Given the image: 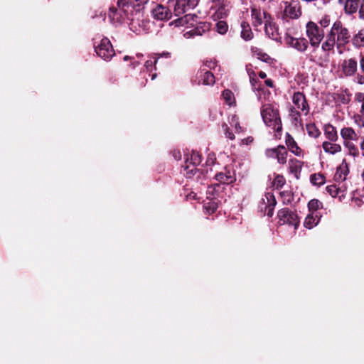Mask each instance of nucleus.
<instances>
[{
	"label": "nucleus",
	"instance_id": "12",
	"mask_svg": "<svg viewBox=\"0 0 364 364\" xmlns=\"http://www.w3.org/2000/svg\"><path fill=\"white\" fill-rule=\"evenodd\" d=\"M293 103L302 112H305V114H308L309 112V106L306 99V96L303 92H296L294 94L292 98Z\"/></svg>",
	"mask_w": 364,
	"mask_h": 364
},
{
	"label": "nucleus",
	"instance_id": "42",
	"mask_svg": "<svg viewBox=\"0 0 364 364\" xmlns=\"http://www.w3.org/2000/svg\"><path fill=\"white\" fill-rule=\"evenodd\" d=\"M345 146L348 149L350 155L353 156H359V150L358 147L351 141H344Z\"/></svg>",
	"mask_w": 364,
	"mask_h": 364
},
{
	"label": "nucleus",
	"instance_id": "25",
	"mask_svg": "<svg viewBox=\"0 0 364 364\" xmlns=\"http://www.w3.org/2000/svg\"><path fill=\"white\" fill-rule=\"evenodd\" d=\"M322 147L325 152L335 154L341 151V146L340 144L332 143L331 141H324L322 144Z\"/></svg>",
	"mask_w": 364,
	"mask_h": 364
},
{
	"label": "nucleus",
	"instance_id": "48",
	"mask_svg": "<svg viewBox=\"0 0 364 364\" xmlns=\"http://www.w3.org/2000/svg\"><path fill=\"white\" fill-rule=\"evenodd\" d=\"M223 128L225 131V136L231 140H233L235 139V134L232 133V131H230V129H229V127H228V125L224 123L223 124Z\"/></svg>",
	"mask_w": 364,
	"mask_h": 364
},
{
	"label": "nucleus",
	"instance_id": "55",
	"mask_svg": "<svg viewBox=\"0 0 364 364\" xmlns=\"http://www.w3.org/2000/svg\"><path fill=\"white\" fill-rule=\"evenodd\" d=\"M187 200H196L197 194L194 192H191L186 196Z\"/></svg>",
	"mask_w": 364,
	"mask_h": 364
},
{
	"label": "nucleus",
	"instance_id": "51",
	"mask_svg": "<svg viewBox=\"0 0 364 364\" xmlns=\"http://www.w3.org/2000/svg\"><path fill=\"white\" fill-rule=\"evenodd\" d=\"M157 63V59H154V60H148L145 62L144 66L147 70L149 69V68H151L153 65H155Z\"/></svg>",
	"mask_w": 364,
	"mask_h": 364
},
{
	"label": "nucleus",
	"instance_id": "26",
	"mask_svg": "<svg viewBox=\"0 0 364 364\" xmlns=\"http://www.w3.org/2000/svg\"><path fill=\"white\" fill-rule=\"evenodd\" d=\"M251 50L259 60L267 63H271L272 62V58L261 49L257 47H252Z\"/></svg>",
	"mask_w": 364,
	"mask_h": 364
},
{
	"label": "nucleus",
	"instance_id": "9",
	"mask_svg": "<svg viewBox=\"0 0 364 364\" xmlns=\"http://www.w3.org/2000/svg\"><path fill=\"white\" fill-rule=\"evenodd\" d=\"M285 43L289 47H291L299 52H304L309 48V41L305 38H294L289 34L285 36Z\"/></svg>",
	"mask_w": 364,
	"mask_h": 364
},
{
	"label": "nucleus",
	"instance_id": "10",
	"mask_svg": "<svg viewBox=\"0 0 364 364\" xmlns=\"http://www.w3.org/2000/svg\"><path fill=\"white\" fill-rule=\"evenodd\" d=\"M285 5L282 18H291V19H296L299 18L301 15V10L299 4H294L293 3L289 1H284Z\"/></svg>",
	"mask_w": 364,
	"mask_h": 364
},
{
	"label": "nucleus",
	"instance_id": "32",
	"mask_svg": "<svg viewBox=\"0 0 364 364\" xmlns=\"http://www.w3.org/2000/svg\"><path fill=\"white\" fill-rule=\"evenodd\" d=\"M326 190L333 198H336V197L341 198L343 196V191L335 184L328 186L326 188Z\"/></svg>",
	"mask_w": 364,
	"mask_h": 364
},
{
	"label": "nucleus",
	"instance_id": "63",
	"mask_svg": "<svg viewBox=\"0 0 364 364\" xmlns=\"http://www.w3.org/2000/svg\"><path fill=\"white\" fill-rule=\"evenodd\" d=\"M258 76L261 78V79H265L267 77V74L263 72V71H260L259 73H258Z\"/></svg>",
	"mask_w": 364,
	"mask_h": 364
},
{
	"label": "nucleus",
	"instance_id": "16",
	"mask_svg": "<svg viewBox=\"0 0 364 364\" xmlns=\"http://www.w3.org/2000/svg\"><path fill=\"white\" fill-rule=\"evenodd\" d=\"M285 144L288 149L296 156L303 155V150L298 146L293 136L288 132L285 135Z\"/></svg>",
	"mask_w": 364,
	"mask_h": 364
},
{
	"label": "nucleus",
	"instance_id": "60",
	"mask_svg": "<svg viewBox=\"0 0 364 364\" xmlns=\"http://www.w3.org/2000/svg\"><path fill=\"white\" fill-rule=\"evenodd\" d=\"M235 129L237 133L242 132V128L240 127V123L237 122H236L235 124Z\"/></svg>",
	"mask_w": 364,
	"mask_h": 364
},
{
	"label": "nucleus",
	"instance_id": "59",
	"mask_svg": "<svg viewBox=\"0 0 364 364\" xmlns=\"http://www.w3.org/2000/svg\"><path fill=\"white\" fill-rule=\"evenodd\" d=\"M264 83L267 87H274V82L271 79L265 80Z\"/></svg>",
	"mask_w": 364,
	"mask_h": 364
},
{
	"label": "nucleus",
	"instance_id": "36",
	"mask_svg": "<svg viewBox=\"0 0 364 364\" xmlns=\"http://www.w3.org/2000/svg\"><path fill=\"white\" fill-rule=\"evenodd\" d=\"M222 96L225 102L230 106L235 103V99L233 92L228 89L225 90L223 92Z\"/></svg>",
	"mask_w": 364,
	"mask_h": 364
},
{
	"label": "nucleus",
	"instance_id": "52",
	"mask_svg": "<svg viewBox=\"0 0 364 364\" xmlns=\"http://www.w3.org/2000/svg\"><path fill=\"white\" fill-rule=\"evenodd\" d=\"M359 64L360 70L362 73L364 74V55L363 53H360V55Z\"/></svg>",
	"mask_w": 364,
	"mask_h": 364
},
{
	"label": "nucleus",
	"instance_id": "11",
	"mask_svg": "<svg viewBox=\"0 0 364 364\" xmlns=\"http://www.w3.org/2000/svg\"><path fill=\"white\" fill-rule=\"evenodd\" d=\"M153 17L159 21H167L171 18L172 14L168 7L158 4L151 11Z\"/></svg>",
	"mask_w": 364,
	"mask_h": 364
},
{
	"label": "nucleus",
	"instance_id": "35",
	"mask_svg": "<svg viewBox=\"0 0 364 364\" xmlns=\"http://www.w3.org/2000/svg\"><path fill=\"white\" fill-rule=\"evenodd\" d=\"M149 1V0H132V1H129V4L132 6L134 11L140 12L144 9L145 5L148 4Z\"/></svg>",
	"mask_w": 364,
	"mask_h": 364
},
{
	"label": "nucleus",
	"instance_id": "45",
	"mask_svg": "<svg viewBox=\"0 0 364 364\" xmlns=\"http://www.w3.org/2000/svg\"><path fill=\"white\" fill-rule=\"evenodd\" d=\"M186 6L189 7L188 0H176L175 11H177L178 9H181L183 12H184V9Z\"/></svg>",
	"mask_w": 364,
	"mask_h": 364
},
{
	"label": "nucleus",
	"instance_id": "28",
	"mask_svg": "<svg viewBox=\"0 0 364 364\" xmlns=\"http://www.w3.org/2000/svg\"><path fill=\"white\" fill-rule=\"evenodd\" d=\"M337 43L336 38L332 33H328L326 36V40L322 43V50L324 51H330L334 48L335 44Z\"/></svg>",
	"mask_w": 364,
	"mask_h": 364
},
{
	"label": "nucleus",
	"instance_id": "22",
	"mask_svg": "<svg viewBox=\"0 0 364 364\" xmlns=\"http://www.w3.org/2000/svg\"><path fill=\"white\" fill-rule=\"evenodd\" d=\"M324 134L326 137L331 142H335L338 139L336 127L330 124L325 125Z\"/></svg>",
	"mask_w": 364,
	"mask_h": 364
},
{
	"label": "nucleus",
	"instance_id": "58",
	"mask_svg": "<svg viewBox=\"0 0 364 364\" xmlns=\"http://www.w3.org/2000/svg\"><path fill=\"white\" fill-rule=\"evenodd\" d=\"M173 156L175 158L176 160H180L181 158V154L179 151H174L173 152Z\"/></svg>",
	"mask_w": 364,
	"mask_h": 364
},
{
	"label": "nucleus",
	"instance_id": "27",
	"mask_svg": "<svg viewBox=\"0 0 364 364\" xmlns=\"http://www.w3.org/2000/svg\"><path fill=\"white\" fill-rule=\"evenodd\" d=\"M319 220L320 218L317 215H314L313 213H310L306 217L304 225L308 229H311L318 223Z\"/></svg>",
	"mask_w": 364,
	"mask_h": 364
},
{
	"label": "nucleus",
	"instance_id": "30",
	"mask_svg": "<svg viewBox=\"0 0 364 364\" xmlns=\"http://www.w3.org/2000/svg\"><path fill=\"white\" fill-rule=\"evenodd\" d=\"M353 45L356 48L364 47V28L358 31L351 40Z\"/></svg>",
	"mask_w": 364,
	"mask_h": 364
},
{
	"label": "nucleus",
	"instance_id": "40",
	"mask_svg": "<svg viewBox=\"0 0 364 364\" xmlns=\"http://www.w3.org/2000/svg\"><path fill=\"white\" fill-rule=\"evenodd\" d=\"M323 208V203L318 199H312L308 203V209L310 213H314Z\"/></svg>",
	"mask_w": 364,
	"mask_h": 364
},
{
	"label": "nucleus",
	"instance_id": "44",
	"mask_svg": "<svg viewBox=\"0 0 364 364\" xmlns=\"http://www.w3.org/2000/svg\"><path fill=\"white\" fill-rule=\"evenodd\" d=\"M228 10L225 8L224 4H220L216 11V15L219 18H223L228 16Z\"/></svg>",
	"mask_w": 364,
	"mask_h": 364
},
{
	"label": "nucleus",
	"instance_id": "38",
	"mask_svg": "<svg viewBox=\"0 0 364 364\" xmlns=\"http://www.w3.org/2000/svg\"><path fill=\"white\" fill-rule=\"evenodd\" d=\"M201 155L196 151H192L190 158L187 157L186 161L196 166L201 163Z\"/></svg>",
	"mask_w": 364,
	"mask_h": 364
},
{
	"label": "nucleus",
	"instance_id": "29",
	"mask_svg": "<svg viewBox=\"0 0 364 364\" xmlns=\"http://www.w3.org/2000/svg\"><path fill=\"white\" fill-rule=\"evenodd\" d=\"M359 6V0H346L345 3V11L349 14H355Z\"/></svg>",
	"mask_w": 364,
	"mask_h": 364
},
{
	"label": "nucleus",
	"instance_id": "14",
	"mask_svg": "<svg viewBox=\"0 0 364 364\" xmlns=\"http://www.w3.org/2000/svg\"><path fill=\"white\" fill-rule=\"evenodd\" d=\"M215 178L223 184H231L236 181V177L234 171L228 170L227 167L225 168L224 172L218 173L215 176Z\"/></svg>",
	"mask_w": 364,
	"mask_h": 364
},
{
	"label": "nucleus",
	"instance_id": "54",
	"mask_svg": "<svg viewBox=\"0 0 364 364\" xmlns=\"http://www.w3.org/2000/svg\"><path fill=\"white\" fill-rule=\"evenodd\" d=\"M357 82L360 85L364 84V75L358 74L356 76Z\"/></svg>",
	"mask_w": 364,
	"mask_h": 364
},
{
	"label": "nucleus",
	"instance_id": "23",
	"mask_svg": "<svg viewBox=\"0 0 364 364\" xmlns=\"http://www.w3.org/2000/svg\"><path fill=\"white\" fill-rule=\"evenodd\" d=\"M268 205H265V208L267 209V215L271 218L274 214V209L277 204V200L272 193H268L265 196Z\"/></svg>",
	"mask_w": 364,
	"mask_h": 364
},
{
	"label": "nucleus",
	"instance_id": "6",
	"mask_svg": "<svg viewBox=\"0 0 364 364\" xmlns=\"http://www.w3.org/2000/svg\"><path fill=\"white\" fill-rule=\"evenodd\" d=\"M265 155L267 158L275 159L279 164H285L287 161L288 151L284 145H278L275 148L267 149Z\"/></svg>",
	"mask_w": 364,
	"mask_h": 364
},
{
	"label": "nucleus",
	"instance_id": "19",
	"mask_svg": "<svg viewBox=\"0 0 364 364\" xmlns=\"http://www.w3.org/2000/svg\"><path fill=\"white\" fill-rule=\"evenodd\" d=\"M184 169V175L186 178H193L195 175L198 174L197 178L200 177V175L204 174L203 170L198 169L196 165L187 163L185 161V164L182 166Z\"/></svg>",
	"mask_w": 364,
	"mask_h": 364
},
{
	"label": "nucleus",
	"instance_id": "46",
	"mask_svg": "<svg viewBox=\"0 0 364 364\" xmlns=\"http://www.w3.org/2000/svg\"><path fill=\"white\" fill-rule=\"evenodd\" d=\"M200 26H197L190 31L191 35L201 36L203 34V33L205 32V29L203 28V26H205V23H200Z\"/></svg>",
	"mask_w": 364,
	"mask_h": 364
},
{
	"label": "nucleus",
	"instance_id": "5",
	"mask_svg": "<svg viewBox=\"0 0 364 364\" xmlns=\"http://www.w3.org/2000/svg\"><path fill=\"white\" fill-rule=\"evenodd\" d=\"M97 55L102 59L109 61L115 55L113 46L107 37H104L97 46H95Z\"/></svg>",
	"mask_w": 364,
	"mask_h": 364
},
{
	"label": "nucleus",
	"instance_id": "37",
	"mask_svg": "<svg viewBox=\"0 0 364 364\" xmlns=\"http://www.w3.org/2000/svg\"><path fill=\"white\" fill-rule=\"evenodd\" d=\"M306 129L308 134L311 137L317 138L321 134L319 129L314 123L307 124L306 126Z\"/></svg>",
	"mask_w": 364,
	"mask_h": 364
},
{
	"label": "nucleus",
	"instance_id": "21",
	"mask_svg": "<svg viewBox=\"0 0 364 364\" xmlns=\"http://www.w3.org/2000/svg\"><path fill=\"white\" fill-rule=\"evenodd\" d=\"M240 26L242 28L241 38L245 41L252 40L254 37V34L249 23L242 21Z\"/></svg>",
	"mask_w": 364,
	"mask_h": 364
},
{
	"label": "nucleus",
	"instance_id": "4",
	"mask_svg": "<svg viewBox=\"0 0 364 364\" xmlns=\"http://www.w3.org/2000/svg\"><path fill=\"white\" fill-rule=\"evenodd\" d=\"M306 36L309 39V43L312 47L318 48L323 39L325 33L323 28L313 21H309L306 23Z\"/></svg>",
	"mask_w": 364,
	"mask_h": 364
},
{
	"label": "nucleus",
	"instance_id": "50",
	"mask_svg": "<svg viewBox=\"0 0 364 364\" xmlns=\"http://www.w3.org/2000/svg\"><path fill=\"white\" fill-rule=\"evenodd\" d=\"M290 114L294 118L295 121H298V119L300 118V113L299 111L296 110L294 107H291L290 109Z\"/></svg>",
	"mask_w": 364,
	"mask_h": 364
},
{
	"label": "nucleus",
	"instance_id": "62",
	"mask_svg": "<svg viewBox=\"0 0 364 364\" xmlns=\"http://www.w3.org/2000/svg\"><path fill=\"white\" fill-rule=\"evenodd\" d=\"M252 141H253V137H252V136H248L247 138L244 139L242 140V142H243L244 144H250V143L252 142Z\"/></svg>",
	"mask_w": 364,
	"mask_h": 364
},
{
	"label": "nucleus",
	"instance_id": "7",
	"mask_svg": "<svg viewBox=\"0 0 364 364\" xmlns=\"http://www.w3.org/2000/svg\"><path fill=\"white\" fill-rule=\"evenodd\" d=\"M277 217L282 224H289L294 226L296 229L299 225V218L295 212L291 211L289 208H282L278 211Z\"/></svg>",
	"mask_w": 364,
	"mask_h": 364
},
{
	"label": "nucleus",
	"instance_id": "64",
	"mask_svg": "<svg viewBox=\"0 0 364 364\" xmlns=\"http://www.w3.org/2000/svg\"><path fill=\"white\" fill-rule=\"evenodd\" d=\"M212 1L218 5L224 4V0H212Z\"/></svg>",
	"mask_w": 364,
	"mask_h": 364
},
{
	"label": "nucleus",
	"instance_id": "53",
	"mask_svg": "<svg viewBox=\"0 0 364 364\" xmlns=\"http://www.w3.org/2000/svg\"><path fill=\"white\" fill-rule=\"evenodd\" d=\"M359 16L360 18L364 19V0L362 1L360 7L359 9Z\"/></svg>",
	"mask_w": 364,
	"mask_h": 364
},
{
	"label": "nucleus",
	"instance_id": "15",
	"mask_svg": "<svg viewBox=\"0 0 364 364\" xmlns=\"http://www.w3.org/2000/svg\"><path fill=\"white\" fill-rule=\"evenodd\" d=\"M288 165L289 173L293 174L296 180H299L300 178L304 162L295 158H291L289 160Z\"/></svg>",
	"mask_w": 364,
	"mask_h": 364
},
{
	"label": "nucleus",
	"instance_id": "18",
	"mask_svg": "<svg viewBox=\"0 0 364 364\" xmlns=\"http://www.w3.org/2000/svg\"><path fill=\"white\" fill-rule=\"evenodd\" d=\"M349 173L348 164L346 159H343L342 163L336 169V172L334 175V180L336 182L343 181L346 179V176Z\"/></svg>",
	"mask_w": 364,
	"mask_h": 364
},
{
	"label": "nucleus",
	"instance_id": "47",
	"mask_svg": "<svg viewBox=\"0 0 364 364\" xmlns=\"http://www.w3.org/2000/svg\"><path fill=\"white\" fill-rule=\"evenodd\" d=\"M274 183L277 188H282L286 183V180L282 175H277L274 178Z\"/></svg>",
	"mask_w": 364,
	"mask_h": 364
},
{
	"label": "nucleus",
	"instance_id": "1",
	"mask_svg": "<svg viewBox=\"0 0 364 364\" xmlns=\"http://www.w3.org/2000/svg\"><path fill=\"white\" fill-rule=\"evenodd\" d=\"M260 112L264 124L281 135L282 124L278 109H274L271 104H265L262 106Z\"/></svg>",
	"mask_w": 364,
	"mask_h": 364
},
{
	"label": "nucleus",
	"instance_id": "24",
	"mask_svg": "<svg viewBox=\"0 0 364 364\" xmlns=\"http://www.w3.org/2000/svg\"><path fill=\"white\" fill-rule=\"evenodd\" d=\"M341 135L345 141L357 140L358 136L352 127H344L341 130Z\"/></svg>",
	"mask_w": 364,
	"mask_h": 364
},
{
	"label": "nucleus",
	"instance_id": "41",
	"mask_svg": "<svg viewBox=\"0 0 364 364\" xmlns=\"http://www.w3.org/2000/svg\"><path fill=\"white\" fill-rule=\"evenodd\" d=\"M216 31L221 34H225L228 31V24L225 21H219L215 24Z\"/></svg>",
	"mask_w": 364,
	"mask_h": 364
},
{
	"label": "nucleus",
	"instance_id": "43",
	"mask_svg": "<svg viewBox=\"0 0 364 364\" xmlns=\"http://www.w3.org/2000/svg\"><path fill=\"white\" fill-rule=\"evenodd\" d=\"M198 18V16L197 15L187 14L183 18H182L181 21L186 22L187 24H189L191 26H193L194 22H196Z\"/></svg>",
	"mask_w": 364,
	"mask_h": 364
},
{
	"label": "nucleus",
	"instance_id": "39",
	"mask_svg": "<svg viewBox=\"0 0 364 364\" xmlns=\"http://www.w3.org/2000/svg\"><path fill=\"white\" fill-rule=\"evenodd\" d=\"M355 101L361 103V107L360 109V117L364 119V93L363 92H357L355 94ZM360 127H364V120L362 122V124H360Z\"/></svg>",
	"mask_w": 364,
	"mask_h": 364
},
{
	"label": "nucleus",
	"instance_id": "8",
	"mask_svg": "<svg viewBox=\"0 0 364 364\" xmlns=\"http://www.w3.org/2000/svg\"><path fill=\"white\" fill-rule=\"evenodd\" d=\"M264 31L266 34L272 39L277 40L278 37V28L273 21V18L267 11H263Z\"/></svg>",
	"mask_w": 364,
	"mask_h": 364
},
{
	"label": "nucleus",
	"instance_id": "2",
	"mask_svg": "<svg viewBox=\"0 0 364 364\" xmlns=\"http://www.w3.org/2000/svg\"><path fill=\"white\" fill-rule=\"evenodd\" d=\"M129 1L132 0H117V7L112 6L109 9L108 18L111 23H122L128 17L127 8L129 7Z\"/></svg>",
	"mask_w": 364,
	"mask_h": 364
},
{
	"label": "nucleus",
	"instance_id": "57",
	"mask_svg": "<svg viewBox=\"0 0 364 364\" xmlns=\"http://www.w3.org/2000/svg\"><path fill=\"white\" fill-rule=\"evenodd\" d=\"M199 0H188L189 7L194 8L197 6Z\"/></svg>",
	"mask_w": 364,
	"mask_h": 364
},
{
	"label": "nucleus",
	"instance_id": "20",
	"mask_svg": "<svg viewBox=\"0 0 364 364\" xmlns=\"http://www.w3.org/2000/svg\"><path fill=\"white\" fill-rule=\"evenodd\" d=\"M252 23L254 27H257L264 23L263 11L259 7L255 6L251 7Z\"/></svg>",
	"mask_w": 364,
	"mask_h": 364
},
{
	"label": "nucleus",
	"instance_id": "3",
	"mask_svg": "<svg viewBox=\"0 0 364 364\" xmlns=\"http://www.w3.org/2000/svg\"><path fill=\"white\" fill-rule=\"evenodd\" d=\"M329 33H332L333 36L336 38L338 48L343 46L350 42V32L341 21H336L333 23Z\"/></svg>",
	"mask_w": 364,
	"mask_h": 364
},
{
	"label": "nucleus",
	"instance_id": "31",
	"mask_svg": "<svg viewBox=\"0 0 364 364\" xmlns=\"http://www.w3.org/2000/svg\"><path fill=\"white\" fill-rule=\"evenodd\" d=\"M337 100L344 105H348L351 100V93L348 89H345L341 92L336 95Z\"/></svg>",
	"mask_w": 364,
	"mask_h": 364
},
{
	"label": "nucleus",
	"instance_id": "56",
	"mask_svg": "<svg viewBox=\"0 0 364 364\" xmlns=\"http://www.w3.org/2000/svg\"><path fill=\"white\" fill-rule=\"evenodd\" d=\"M353 200L355 202L357 206L360 207L363 204V200L359 198H353Z\"/></svg>",
	"mask_w": 364,
	"mask_h": 364
},
{
	"label": "nucleus",
	"instance_id": "34",
	"mask_svg": "<svg viewBox=\"0 0 364 364\" xmlns=\"http://www.w3.org/2000/svg\"><path fill=\"white\" fill-rule=\"evenodd\" d=\"M203 208L205 210V212L209 215L213 214L218 208V201L215 200H210L204 204Z\"/></svg>",
	"mask_w": 364,
	"mask_h": 364
},
{
	"label": "nucleus",
	"instance_id": "49",
	"mask_svg": "<svg viewBox=\"0 0 364 364\" xmlns=\"http://www.w3.org/2000/svg\"><path fill=\"white\" fill-rule=\"evenodd\" d=\"M330 18L328 16H323L320 21H319V24L321 26L320 28H326L328 27L329 25H330Z\"/></svg>",
	"mask_w": 364,
	"mask_h": 364
},
{
	"label": "nucleus",
	"instance_id": "33",
	"mask_svg": "<svg viewBox=\"0 0 364 364\" xmlns=\"http://www.w3.org/2000/svg\"><path fill=\"white\" fill-rule=\"evenodd\" d=\"M310 181L313 185L320 186L325 183L326 178L322 173H314L310 176Z\"/></svg>",
	"mask_w": 364,
	"mask_h": 364
},
{
	"label": "nucleus",
	"instance_id": "17",
	"mask_svg": "<svg viewBox=\"0 0 364 364\" xmlns=\"http://www.w3.org/2000/svg\"><path fill=\"white\" fill-rule=\"evenodd\" d=\"M196 77L199 79L198 84L200 81L205 85H213L215 83V76L210 71L200 69L198 71Z\"/></svg>",
	"mask_w": 364,
	"mask_h": 364
},
{
	"label": "nucleus",
	"instance_id": "13",
	"mask_svg": "<svg viewBox=\"0 0 364 364\" xmlns=\"http://www.w3.org/2000/svg\"><path fill=\"white\" fill-rule=\"evenodd\" d=\"M358 70V63L355 58L344 60L342 63V71L347 77L353 76Z\"/></svg>",
	"mask_w": 364,
	"mask_h": 364
},
{
	"label": "nucleus",
	"instance_id": "61",
	"mask_svg": "<svg viewBox=\"0 0 364 364\" xmlns=\"http://www.w3.org/2000/svg\"><path fill=\"white\" fill-rule=\"evenodd\" d=\"M205 65L208 66L209 68L212 69L214 68L215 66V63L212 62V60L206 61Z\"/></svg>",
	"mask_w": 364,
	"mask_h": 364
}]
</instances>
